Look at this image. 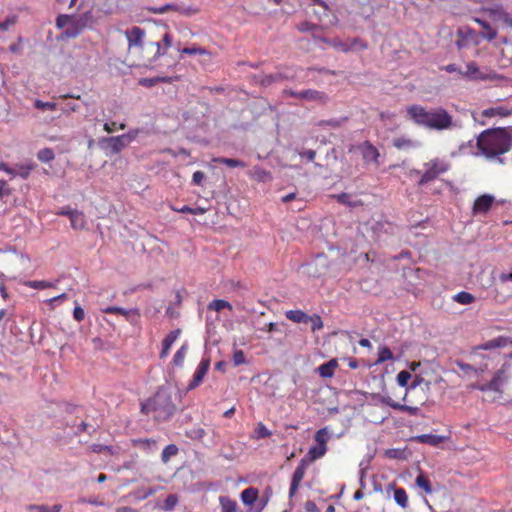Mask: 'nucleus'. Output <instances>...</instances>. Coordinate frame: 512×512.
I'll return each instance as SVG.
<instances>
[{"label":"nucleus","instance_id":"f257e3e1","mask_svg":"<svg viewBox=\"0 0 512 512\" xmlns=\"http://www.w3.org/2000/svg\"><path fill=\"white\" fill-rule=\"evenodd\" d=\"M477 147L488 160L504 164L501 155L512 148V127L484 130L477 138Z\"/></svg>","mask_w":512,"mask_h":512},{"label":"nucleus","instance_id":"f03ea898","mask_svg":"<svg viewBox=\"0 0 512 512\" xmlns=\"http://www.w3.org/2000/svg\"><path fill=\"white\" fill-rule=\"evenodd\" d=\"M407 114L416 125L430 130L442 131L460 127L442 107L427 110L421 105L414 104L407 108Z\"/></svg>","mask_w":512,"mask_h":512},{"label":"nucleus","instance_id":"7ed1b4c3","mask_svg":"<svg viewBox=\"0 0 512 512\" xmlns=\"http://www.w3.org/2000/svg\"><path fill=\"white\" fill-rule=\"evenodd\" d=\"M175 410L171 391L163 386L151 398L141 404L142 413H154L157 421H166L174 414Z\"/></svg>","mask_w":512,"mask_h":512},{"label":"nucleus","instance_id":"20e7f679","mask_svg":"<svg viewBox=\"0 0 512 512\" xmlns=\"http://www.w3.org/2000/svg\"><path fill=\"white\" fill-rule=\"evenodd\" d=\"M136 133H127L119 136L104 137L99 141V145L106 155L120 153L134 138Z\"/></svg>","mask_w":512,"mask_h":512},{"label":"nucleus","instance_id":"39448f33","mask_svg":"<svg viewBox=\"0 0 512 512\" xmlns=\"http://www.w3.org/2000/svg\"><path fill=\"white\" fill-rule=\"evenodd\" d=\"M93 16L91 12H85L78 16H72L71 26L68 27L64 34L68 38L77 37L86 27L92 24Z\"/></svg>","mask_w":512,"mask_h":512},{"label":"nucleus","instance_id":"423d86ee","mask_svg":"<svg viewBox=\"0 0 512 512\" xmlns=\"http://www.w3.org/2000/svg\"><path fill=\"white\" fill-rule=\"evenodd\" d=\"M425 172L422 175L419 185H424L436 179L440 174L448 170V165L442 160L434 159L425 164Z\"/></svg>","mask_w":512,"mask_h":512},{"label":"nucleus","instance_id":"0eeeda50","mask_svg":"<svg viewBox=\"0 0 512 512\" xmlns=\"http://www.w3.org/2000/svg\"><path fill=\"white\" fill-rule=\"evenodd\" d=\"M356 149L361 154L365 165H367V166L373 165L375 167L380 166L381 155H380L378 149L371 142L364 141L363 143L357 145Z\"/></svg>","mask_w":512,"mask_h":512},{"label":"nucleus","instance_id":"6e6552de","mask_svg":"<svg viewBox=\"0 0 512 512\" xmlns=\"http://www.w3.org/2000/svg\"><path fill=\"white\" fill-rule=\"evenodd\" d=\"M457 36L459 38L456 41V46L458 49H463L467 47L470 43L475 45L479 43L478 33L468 26L460 27L457 31Z\"/></svg>","mask_w":512,"mask_h":512},{"label":"nucleus","instance_id":"1a4fd4ad","mask_svg":"<svg viewBox=\"0 0 512 512\" xmlns=\"http://www.w3.org/2000/svg\"><path fill=\"white\" fill-rule=\"evenodd\" d=\"M508 381V376L503 370H499L495 373L494 377L487 383L478 386L480 391L487 392H501L503 385Z\"/></svg>","mask_w":512,"mask_h":512},{"label":"nucleus","instance_id":"9d476101","mask_svg":"<svg viewBox=\"0 0 512 512\" xmlns=\"http://www.w3.org/2000/svg\"><path fill=\"white\" fill-rule=\"evenodd\" d=\"M285 93L305 101L324 102L327 99V95L325 93L313 89H307L299 92L293 90H285Z\"/></svg>","mask_w":512,"mask_h":512},{"label":"nucleus","instance_id":"9b49d317","mask_svg":"<svg viewBox=\"0 0 512 512\" xmlns=\"http://www.w3.org/2000/svg\"><path fill=\"white\" fill-rule=\"evenodd\" d=\"M482 11L495 21H502L512 27V18L510 15L503 9L500 4H493L490 6H485L482 8Z\"/></svg>","mask_w":512,"mask_h":512},{"label":"nucleus","instance_id":"f8f14e48","mask_svg":"<svg viewBox=\"0 0 512 512\" xmlns=\"http://www.w3.org/2000/svg\"><path fill=\"white\" fill-rule=\"evenodd\" d=\"M308 464H309V461H307L305 458H303V459H301L299 465L296 467V469L292 475L291 485H290V489H289V497L290 498H292L296 494V492L299 488V485L305 476Z\"/></svg>","mask_w":512,"mask_h":512},{"label":"nucleus","instance_id":"ddd939ff","mask_svg":"<svg viewBox=\"0 0 512 512\" xmlns=\"http://www.w3.org/2000/svg\"><path fill=\"white\" fill-rule=\"evenodd\" d=\"M495 201V197L491 194H483L477 197L472 206V214L474 216L480 214H487L491 209L493 203Z\"/></svg>","mask_w":512,"mask_h":512},{"label":"nucleus","instance_id":"4468645a","mask_svg":"<svg viewBox=\"0 0 512 512\" xmlns=\"http://www.w3.org/2000/svg\"><path fill=\"white\" fill-rule=\"evenodd\" d=\"M125 36L129 49L133 47L143 48L145 31L142 28L133 26L131 29L125 31Z\"/></svg>","mask_w":512,"mask_h":512},{"label":"nucleus","instance_id":"2eb2a0df","mask_svg":"<svg viewBox=\"0 0 512 512\" xmlns=\"http://www.w3.org/2000/svg\"><path fill=\"white\" fill-rule=\"evenodd\" d=\"M103 312L106 314H121L123 315L127 321L131 324H137L140 318V312L137 308L125 309L118 306H109L103 309Z\"/></svg>","mask_w":512,"mask_h":512},{"label":"nucleus","instance_id":"dca6fc26","mask_svg":"<svg viewBox=\"0 0 512 512\" xmlns=\"http://www.w3.org/2000/svg\"><path fill=\"white\" fill-rule=\"evenodd\" d=\"M33 168H34L33 164H21V165H17L15 168H9L4 163L0 164V170H4L8 174H10L12 177L20 176L23 179L28 178V176L30 175V172L33 170Z\"/></svg>","mask_w":512,"mask_h":512},{"label":"nucleus","instance_id":"f3484780","mask_svg":"<svg viewBox=\"0 0 512 512\" xmlns=\"http://www.w3.org/2000/svg\"><path fill=\"white\" fill-rule=\"evenodd\" d=\"M209 366H210V361L208 359H202L201 362L199 363L194 375H193V379L192 381L189 383L187 389L188 390H192L194 388H196L203 380V378L205 377L208 369H209Z\"/></svg>","mask_w":512,"mask_h":512},{"label":"nucleus","instance_id":"a211bd4d","mask_svg":"<svg viewBox=\"0 0 512 512\" xmlns=\"http://www.w3.org/2000/svg\"><path fill=\"white\" fill-rule=\"evenodd\" d=\"M459 74L471 80H487L489 77L480 72L478 65L471 61L466 64L465 71H459Z\"/></svg>","mask_w":512,"mask_h":512},{"label":"nucleus","instance_id":"6ab92c4d","mask_svg":"<svg viewBox=\"0 0 512 512\" xmlns=\"http://www.w3.org/2000/svg\"><path fill=\"white\" fill-rule=\"evenodd\" d=\"M414 441L422 444H429L431 446H437L446 440V437L435 434H421L413 438Z\"/></svg>","mask_w":512,"mask_h":512},{"label":"nucleus","instance_id":"aec40b11","mask_svg":"<svg viewBox=\"0 0 512 512\" xmlns=\"http://www.w3.org/2000/svg\"><path fill=\"white\" fill-rule=\"evenodd\" d=\"M473 20L477 24H479L482 27V29L484 30L483 32L478 34L479 37L486 39L488 41H492L497 37V31L494 28H492L491 25L487 21L482 20L477 17H475Z\"/></svg>","mask_w":512,"mask_h":512},{"label":"nucleus","instance_id":"412c9836","mask_svg":"<svg viewBox=\"0 0 512 512\" xmlns=\"http://www.w3.org/2000/svg\"><path fill=\"white\" fill-rule=\"evenodd\" d=\"M383 402L395 409V410H399V411H402V412H407L409 413L410 415H418L420 409L418 407H413V406H408V405H404V404H400L398 402H395L394 400H392L390 397H387V398H384L383 399Z\"/></svg>","mask_w":512,"mask_h":512},{"label":"nucleus","instance_id":"4be33fe9","mask_svg":"<svg viewBox=\"0 0 512 512\" xmlns=\"http://www.w3.org/2000/svg\"><path fill=\"white\" fill-rule=\"evenodd\" d=\"M180 335V330L176 329L171 331L163 340L162 342V350L160 352V357L164 358L167 357L169 354V350L173 343L177 340V338Z\"/></svg>","mask_w":512,"mask_h":512},{"label":"nucleus","instance_id":"5701e85b","mask_svg":"<svg viewBox=\"0 0 512 512\" xmlns=\"http://www.w3.org/2000/svg\"><path fill=\"white\" fill-rule=\"evenodd\" d=\"M420 142L407 137H398L393 140V146L399 150H409L420 147Z\"/></svg>","mask_w":512,"mask_h":512},{"label":"nucleus","instance_id":"b1692460","mask_svg":"<svg viewBox=\"0 0 512 512\" xmlns=\"http://www.w3.org/2000/svg\"><path fill=\"white\" fill-rule=\"evenodd\" d=\"M512 114V110L503 106L491 107L482 111V116L492 118L495 116L508 117Z\"/></svg>","mask_w":512,"mask_h":512},{"label":"nucleus","instance_id":"393cba45","mask_svg":"<svg viewBox=\"0 0 512 512\" xmlns=\"http://www.w3.org/2000/svg\"><path fill=\"white\" fill-rule=\"evenodd\" d=\"M338 366L336 359H331L328 362L320 365L317 369L319 375L323 378H331L334 375V370Z\"/></svg>","mask_w":512,"mask_h":512},{"label":"nucleus","instance_id":"a878e982","mask_svg":"<svg viewBox=\"0 0 512 512\" xmlns=\"http://www.w3.org/2000/svg\"><path fill=\"white\" fill-rule=\"evenodd\" d=\"M285 316L295 323H307L310 319V316L301 310L286 311Z\"/></svg>","mask_w":512,"mask_h":512},{"label":"nucleus","instance_id":"bb28decb","mask_svg":"<svg viewBox=\"0 0 512 512\" xmlns=\"http://www.w3.org/2000/svg\"><path fill=\"white\" fill-rule=\"evenodd\" d=\"M251 176L259 182H269L272 180V175L269 171L262 169L259 166H255L251 170Z\"/></svg>","mask_w":512,"mask_h":512},{"label":"nucleus","instance_id":"cd10ccee","mask_svg":"<svg viewBox=\"0 0 512 512\" xmlns=\"http://www.w3.org/2000/svg\"><path fill=\"white\" fill-rule=\"evenodd\" d=\"M212 162L214 163H219V164H224L230 168H236V167H240V168H244L246 167V164L241 161V160H238V159H233V158H226V157H214L212 159Z\"/></svg>","mask_w":512,"mask_h":512},{"label":"nucleus","instance_id":"c85d7f7f","mask_svg":"<svg viewBox=\"0 0 512 512\" xmlns=\"http://www.w3.org/2000/svg\"><path fill=\"white\" fill-rule=\"evenodd\" d=\"M70 222L71 227L76 230L84 229L86 225L84 214L78 210H75V212L71 215Z\"/></svg>","mask_w":512,"mask_h":512},{"label":"nucleus","instance_id":"c756f323","mask_svg":"<svg viewBox=\"0 0 512 512\" xmlns=\"http://www.w3.org/2000/svg\"><path fill=\"white\" fill-rule=\"evenodd\" d=\"M258 498V491L255 488H247L241 492V500L246 505H252Z\"/></svg>","mask_w":512,"mask_h":512},{"label":"nucleus","instance_id":"7c9ffc66","mask_svg":"<svg viewBox=\"0 0 512 512\" xmlns=\"http://www.w3.org/2000/svg\"><path fill=\"white\" fill-rule=\"evenodd\" d=\"M221 512H236L237 503L229 497L221 496L220 499Z\"/></svg>","mask_w":512,"mask_h":512},{"label":"nucleus","instance_id":"2f4dec72","mask_svg":"<svg viewBox=\"0 0 512 512\" xmlns=\"http://www.w3.org/2000/svg\"><path fill=\"white\" fill-rule=\"evenodd\" d=\"M453 300L462 305H468L474 302L475 297L466 291H461L453 296Z\"/></svg>","mask_w":512,"mask_h":512},{"label":"nucleus","instance_id":"473e14b6","mask_svg":"<svg viewBox=\"0 0 512 512\" xmlns=\"http://www.w3.org/2000/svg\"><path fill=\"white\" fill-rule=\"evenodd\" d=\"M394 500L402 508H406L408 506V496L403 488L395 489Z\"/></svg>","mask_w":512,"mask_h":512},{"label":"nucleus","instance_id":"72a5a7b5","mask_svg":"<svg viewBox=\"0 0 512 512\" xmlns=\"http://www.w3.org/2000/svg\"><path fill=\"white\" fill-rule=\"evenodd\" d=\"M62 506L60 504L53 505L51 507L46 505H29L28 510L35 512H60Z\"/></svg>","mask_w":512,"mask_h":512},{"label":"nucleus","instance_id":"f704fd0d","mask_svg":"<svg viewBox=\"0 0 512 512\" xmlns=\"http://www.w3.org/2000/svg\"><path fill=\"white\" fill-rule=\"evenodd\" d=\"M178 451V447L175 444H169L165 446L161 453V460L164 463H167L171 459V457L177 455Z\"/></svg>","mask_w":512,"mask_h":512},{"label":"nucleus","instance_id":"c9c22d12","mask_svg":"<svg viewBox=\"0 0 512 512\" xmlns=\"http://www.w3.org/2000/svg\"><path fill=\"white\" fill-rule=\"evenodd\" d=\"M326 450H327L326 446H320L319 444H317L315 446H312L309 449V451H308V455L310 456V460L312 461V460H316V459L321 458L322 456L325 455Z\"/></svg>","mask_w":512,"mask_h":512},{"label":"nucleus","instance_id":"e433bc0d","mask_svg":"<svg viewBox=\"0 0 512 512\" xmlns=\"http://www.w3.org/2000/svg\"><path fill=\"white\" fill-rule=\"evenodd\" d=\"M156 489L155 488H152V487H149V488H139L137 489L136 491L133 492V496L135 497L136 500H144L146 498H148L149 496L153 495L156 493Z\"/></svg>","mask_w":512,"mask_h":512},{"label":"nucleus","instance_id":"4c0bfd02","mask_svg":"<svg viewBox=\"0 0 512 512\" xmlns=\"http://www.w3.org/2000/svg\"><path fill=\"white\" fill-rule=\"evenodd\" d=\"M37 158L43 163H49L55 158V154L51 148H44L37 153Z\"/></svg>","mask_w":512,"mask_h":512},{"label":"nucleus","instance_id":"58836bf2","mask_svg":"<svg viewBox=\"0 0 512 512\" xmlns=\"http://www.w3.org/2000/svg\"><path fill=\"white\" fill-rule=\"evenodd\" d=\"M393 359V354L391 350L387 346H381L378 350V359L376 361V364L383 363L388 360Z\"/></svg>","mask_w":512,"mask_h":512},{"label":"nucleus","instance_id":"ea45409f","mask_svg":"<svg viewBox=\"0 0 512 512\" xmlns=\"http://www.w3.org/2000/svg\"><path fill=\"white\" fill-rule=\"evenodd\" d=\"M416 484L419 488L423 489L427 494H431L433 491L430 481L423 474L417 476Z\"/></svg>","mask_w":512,"mask_h":512},{"label":"nucleus","instance_id":"a19ab883","mask_svg":"<svg viewBox=\"0 0 512 512\" xmlns=\"http://www.w3.org/2000/svg\"><path fill=\"white\" fill-rule=\"evenodd\" d=\"M26 286L33 288V289H46V288H54L55 283H52L49 281H44V280H42V281L33 280V281L26 282Z\"/></svg>","mask_w":512,"mask_h":512},{"label":"nucleus","instance_id":"79ce46f5","mask_svg":"<svg viewBox=\"0 0 512 512\" xmlns=\"http://www.w3.org/2000/svg\"><path fill=\"white\" fill-rule=\"evenodd\" d=\"M224 308H228V309H232V306L231 304L226 301V300H222V299H216V300H213L209 305H208V309H213L215 311H221L222 309Z\"/></svg>","mask_w":512,"mask_h":512},{"label":"nucleus","instance_id":"37998d69","mask_svg":"<svg viewBox=\"0 0 512 512\" xmlns=\"http://www.w3.org/2000/svg\"><path fill=\"white\" fill-rule=\"evenodd\" d=\"M187 352V345H182L174 354L173 363L176 366H182Z\"/></svg>","mask_w":512,"mask_h":512},{"label":"nucleus","instance_id":"c03bdc74","mask_svg":"<svg viewBox=\"0 0 512 512\" xmlns=\"http://www.w3.org/2000/svg\"><path fill=\"white\" fill-rule=\"evenodd\" d=\"M34 107L38 110H50L54 111L57 108V104L54 102H44L42 100H35Z\"/></svg>","mask_w":512,"mask_h":512},{"label":"nucleus","instance_id":"a18cd8bd","mask_svg":"<svg viewBox=\"0 0 512 512\" xmlns=\"http://www.w3.org/2000/svg\"><path fill=\"white\" fill-rule=\"evenodd\" d=\"M71 22H72V16L70 15H66V14H62V15H59L56 19V25L58 28H65V30L71 26Z\"/></svg>","mask_w":512,"mask_h":512},{"label":"nucleus","instance_id":"49530a36","mask_svg":"<svg viewBox=\"0 0 512 512\" xmlns=\"http://www.w3.org/2000/svg\"><path fill=\"white\" fill-rule=\"evenodd\" d=\"M328 440V430L327 428L319 429L315 434V441L320 446H326Z\"/></svg>","mask_w":512,"mask_h":512},{"label":"nucleus","instance_id":"de8ad7c7","mask_svg":"<svg viewBox=\"0 0 512 512\" xmlns=\"http://www.w3.org/2000/svg\"><path fill=\"white\" fill-rule=\"evenodd\" d=\"M178 503V496L176 494H170L165 499L163 509L166 511H172Z\"/></svg>","mask_w":512,"mask_h":512},{"label":"nucleus","instance_id":"09e8293b","mask_svg":"<svg viewBox=\"0 0 512 512\" xmlns=\"http://www.w3.org/2000/svg\"><path fill=\"white\" fill-rule=\"evenodd\" d=\"M337 201L341 204L348 205V206H357L359 203L358 201H352L351 195L348 193H341L335 196Z\"/></svg>","mask_w":512,"mask_h":512},{"label":"nucleus","instance_id":"8fccbe9b","mask_svg":"<svg viewBox=\"0 0 512 512\" xmlns=\"http://www.w3.org/2000/svg\"><path fill=\"white\" fill-rule=\"evenodd\" d=\"M411 379L410 372L402 370L397 375V383L401 387H408V382Z\"/></svg>","mask_w":512,"mask_h":512},{"label":"nucleus","instance_id":"3c124183","mask_svg":"<svg viewBox=\"0 0 512 512\" xmlns=\"http://www.w3.org/2000/svg\"><path fill=\"white\" fill-rule=\"evenodd\" d=\"M309 322L312 323V326H311L312 331L319 330L323 327L322 319L318 315L310 316Z\"/></svg>","mask_w":512,"mask_h":512},{"label":"nucleus","instance_id":"603ef678","mask_svg":"<svg viewBox=\"0 0 512 512\" xmlns=\"http://www.w3.org/2000/svg\"><path fill=\"white\" fill-rule=\"evenodd\" d=\"M256 433H257L258 438H266L271 435V432L262 423L258 424V426L256 428Z\"/></svg>","mask_w":512,"mask_h":512},{"label":"nucleus","instance_id":"864d4df0","mask_svg":"<svg viewBox=\"0 0 512 512\" xmlns=\"http://www.w3.org/2000/svg\"><path fill=\"white\" fill-rule=\"evenodd\" d=\"M139 85L143 86V87H153L155 86L156 84H158V79L156 77L154 78H141L139 81H138Z\"/></svg>","mask_w":512,"mask_h":512},{"label":"nucleus","instance_id":"5fc2aeb1","mask_svg":"<svg viewBox=\"0 0 512 512\" xmlns=\"http://www.w3.org/2000/svg\"><path fill=\"white\" fill-rule=\"evenodd\" d=\"M233 362L236 366L245 363V355L242 350H237L233 354Z\"/></svg>","mask_w":512,"mask_h":512},{"label":"nucleus","instance_id":"6e6d98bb","mask_svg":"<svg viewBox=\"0 0 512 512\" xmlns=\"http://www.w3.org/2000/svg\"><path fill=\"white\" fill-rule=\"evenodd\" d=\"M182 53L188 55L205 54L206 51L200 47H185L182 49Z\"/></svg>","mask_w":512,"mask_h":512},{"label":"nucleus","instance_id":"4d7b16f0","mask_svg":"<svg viewBox=\"0 0 512 512\" xmlns=\"http://www.w3.org/2000/svg\"><path fill=\"white\" fill-rule=\"evenodd\" d=\"M66 299H67V294H66V293H62V294H60V295H58V296H55V297H52V298L48 299V300H47V302H48V304H49L52 308H54V306H55L57 303H59V302H61V301H63V300H66Z\"/></svg>","mask_w":512,"mask_h":512},{"label":"nucleus","instance_id":"13d9d810","mask_svg":"<svg viewBox=\"0 0 512 512\" xmlns=\"http://www.w3.org/2000/svg\"><path fill=\"white\" fill-rule=\"evenodd\" d=\"M317 25L309 23V22H303L299 26V30L302 32H314L317 29Z\"/></svg>","mask_w":512,"mask_h":512},{"label":"nucleus","instance_id":"bf43d9fd","mask_svg":"<svg viewBox=\"0 0 512 512\" xmlns=\"http://www.w3.org/2000/svg\"><path fill=\"white\" fill-rule=\"evenodd\" d=\"M205 178V174L202 171H196L193 173L192 182L195 185H201Z\"/></svg>","mask_w":512,"mask_h":512},{"label":"nucleus","instance_id":"052dcab7","mask_svg":"<svg viewBox=\"0 0 512 512\" xmlns=\"http://www.w3.org/2000/svg\"><path fill=\"white\" fill-rule=\"evenodd\" d=\"M73 317L76 321L80 322L85 317V312L80 306H76L73 310Z\"/></svg>","mask_w":512,"mask_h":512},{"label":"nucleus","instance_id":"680f3d73","mask_svg":"<svg viewBox=\"0 0 512 512\" xmlns=\"http://www.w3.org/2000/svg\"><path fill=\"white\" fill-rule=\"evenodd\" d=\"M345 121V119H331V120H325L321 122V125H327L334 128L340 127L341 124Z\"/></svg>","mask_w":512,"mask_h":512},{"label":"nucleus","instance_id":"e2e57ef3","mask_svg":"<svg viewBox=\"0 0 512 512\" xmlns=\"http://www.w3.org/2000/svg\"><path fill=\"white\" fill-rule=\"evenodd\" d=\"M167 12L169 11H177L184 14H188L189 10L181 9V7L176 3H167L166 4Z\"/></svg>","mask_w":512,"mask_h":512},{"label":"nucleus","instance_id":"0e129e2a","mask_svg":"<svg viewBox=\"0 0 512 512\" xmlns=\"http://www.w3.org/2000/svg\"><path fill=\"white\" fill-rule=\"evenodd\" d=\"M494 341V345L496 346V348H503L508 346V337L500 336L495 338Z\"/></svg>","mask_w":512,"mask_h":512},{"label":"nucleus","instance_id":"69168bd1","mask_svg":"<svg viewBox=\"0 0 512 512\" xmlns=\"http://www.w3.org/2000/svg\"><path fill=\"white\" fill-rule=\"evenodd\" d=\"M148 11H150L153 14H158V15L165 14V13H167L166 4L162 5V6L149 7Z\"/></svg>","mask_w":512,"mask_h":512},{"label":"nucleus","instance_id":"338daca9","mask_svg":"<svg viewBox=\"0 0 512 512\" xmlns=\"http://www.w3.org/2000/svg\"><path fill=\"white\" fill-rule=\"evenodd\" d=\"M280 75L279 74H271V75H267L264 77V79L262 80V84L263 85H270L271 83L277 81L280 79Z\"/></svg>","mask_w":512,"mask_h":512},{"label":"nucleus","instance_id":"774afa93","mask_svg":"<svg viewBox=\"0 0 512 512\" xmlns=\"http://www.w3.org/2000/svg\"><path fill=\"white\" fill-rule=\"evenodd\" d=\"M424 381V379L420 376H415V378L413 379V381L411 382V384L407 387V391L409 390H414L415 388H417L418 386H420L422 384V382Z\"/></svg>","mask_w":512,"mask_h":512}]
</instances>
